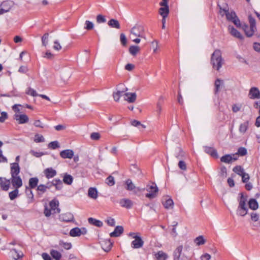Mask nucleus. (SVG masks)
I'll use <instances>...</instances> for the list:
<instances>
[{
    "label": "nucleus",
    "mask_w": 260,
    "mask_h": 260,
    "mask_svg": "<svg viewBox=\"0 0 260 260\" xmlns=\"http://www.w3.org/2000/svg\"><path fill=\"white\" fill-rule=\"evenodd\" d=\"M224 63V60L221 56V51L216 49L212 53L211 58V63L214 69L219 71Z\"/></svg>",
    "instance_id": "nucleus-1"
},
{
    "label": "nucleus",
    "mask_w": 260,
    "mask_h": 260,
    "mask_svg": "<svg viewBox=\"0 0 260 260\" xmlns=\"http://www.w3.org/2000/svg\"><path fill=\"white\" fill-rule=\"evenodd\" d=\"M50 209H48L47 206H45L44 213L46 217H49L52 213H59L60 209L58 208L59 206V201L54 199L49 203Z\"/></svg>",
    "instance_id": "nucleus-2"
},
{
    "label": "nucleus",
    "mask_w": 260,
    "mask_h": 260,
    "mask_svg": "<svg viewBox=\"0 0 260 260\" xmlns=\"http://www.w3.org/2000/svg\"><path fill=\"white\" fill-rule=\"evenodd\" d=\"M249 22L250 24V30H247L248 28V25L246 24H244L242 26V28L244 31L245 35L248 37H250L253 36L254 32L256 30L255 20L251 15L248 16Z\"/></svg>",
    "instance_id": "nucleus-3"
},
{
    "label": "nucleus",
    "mask_w": 260,
    "mask_h": 260,
    "mask_svg": "<svg viewBox=\"0 0 260 260\" xmlns=\"http://www.w3.org/2000/svg\"><path fill=\"white\" fill-rule=\"evenodd\" d=\"M144 33V29L143 26L141 25L136 24L130 30L129 38L133 39L134 38L138 37L146 39Z\"/></svg>",
    "instance_id": "nucleus-4"
},
{
    "label": "nucleus",
    "mask_w": 260,
    "mask_h": 260,
    "mask_svg": "<svg viewBox=\"0 0 260 260\" xmlns=\"http://www.w3.org/2000/svg\"><path fill=\"white\" fill-rule=\"evenodd\" d=\"M145 189L149 192L146 194V197L152 199L155 198L157 196L158 191V187L154 183H152L151 185H147Z\"/></svg>",
    "instance_id": "nucleus-5"
},
{
    "label": "nucleus",
    "mask_w": 260,
    "mask_h": 260,
    "mask_svg": "<svg viewBox=\"0 0 260 260\" xmlns=\"http://www.w3.org/2000/svg\"><path fill=\"white\" fill-rule=\"evenodd\" d=\"M183 246H178L173 252V260H185L186 256L182 253Z\"/></svg>",
    "instance_id": "nucleus-6"
},
{
    "label": "nucleus",
    "mask_w": 260,
    "mask_h": 260,
    "mask_svg": "<svg viewBox=\"0 0 260 260\" xmlns=\"http://www.w3.org/2000/svg\"><path fill=\"white\" fill-rule=\"evenodd\" d=\"M14 5V3L11 1L3 2L1 4L2 8L0 9V15L9 12Z\"/></svg>",
    "instance_id": "nucleus-7"
},
{
    "label": "nucleus",
    "mask_w": 260,
    "mask_h": 260,
    "mask_svg": "<svg viewBox=\"0 0 260 260\" xmlns=\"http://www.w3.org/2000/svg\"><path fill=\"white\" fill-rule=\"evenodd\" d=\"M10 181L15 188H19L22 185V179L19 175L11 176Z\"/></svg>",
    "instance_id": "nucleus-8"
},
{
    "label": "nucleus",
    "mask_w": 260,
    "mask_h": 260,
    "mask_svg": "<svg viewBox=\"0 0 260 260\" xmlns=\"http://www.w3.org/2000/svg\"><path fill=\"white\" fill-rule=\"evenodd\" d=\"M248 96L250 99H260V91L257 87H252L249 91Z\"/></svg>",
    "instance_id": "nucleus-9"
},
{
    "label": "nucleus",
    "mask_w": 260,
    "mask_h": 260,
    "mask_svg": "<svg viewBox=\"0 0 260 260\" xmlns=\"http://www.w3.org/2000/svg\"><path fill=\"white\" fill-rule=\"evenodd\" d=\"M14 119L17 121L19 124L26 123L29 120L28 117L26 114H15Z\"/></svg>",
    "instance_id": "nucleus-10"
},
{
    "label": "nucleus",
    "mask_w": 260,
    "mask_h": 260,
    "mask_svg": "<svg viewBox=\"0 0 260 260\" xmlns=\"http://www.w3.org/2000/svg\"><path fill=\"white\" fill-rule=\"evenodd\" d=\"M10 179H7L5 177H0V186L3 190H8L10 188Z\"/></svg>",
    "instance_id": "nucleus-11"
},
{
    "label": "nucleus",
    "mask_w": 260,
    "mask_h": 260,
    "mask_svg": "<svg viewBox=\"0 0 260 260\" xmlns=\"http://www.w3.org/2000/svg\"><path fill=\"white\" fill-rule=\"evenodd\" d=\"M143 244L144 241L139 236V237H135V240L131 243V246L133 248L138 249L141 248L143 246Z\"/></svg>",
    "instance_id": "nucleus-12"
},
{
    "label": "nucleus",
    "mask_w": 260,
    "mask_h": 260,
    "mask_svg": "<svg viewBox=\"0 0 260 260\" xmlns=\"http://www.w3.org/2000/svg\"><path fill=\"white\" fill-rule=\"evenodd\" d=\"M240 198L238 199L239 205L237 209H248L246 204L247 199V196H244L243 193H240Z\"/></svg>",
    "instance_id": "nucleus-13"
},
{
    "label": "nucleus",
    "mask_w": 260,
    "mask_h": 260,
    "mask_svg": "<svg viewBox=\"0 0 260 260\" xmlns=\"http://www.w3.org/2000/svg\"><path fill=\"white\" fill-rule=\"evenodd\" d=\"M74 218V215L70 212L61 214L59 217L60 220L67 222L73 221Z\"/></svg>",
    "instance_id": "nucleus-14"
},
{
    "label": "nucleus",
    "mask_w": 260,
    "mask_h": 260,
    "mask_svg": "<svg viewBox=\"0 0 260 260\" xmlns=\"http://www.w3.org/2000/svg\"><path fill=\"white\" fill-rule=\"evenodd\" d=\"M119 204L123 208H131L133 206V202L128 199H122L119 201Z\"/></svg>",
    "instance_id": "nucleus-15"
},
{
    "label": "nucleus",
    "mask_w": 260,
    "mask_h": 260,
    "mask_svg": "<svg viewBox=\"0 0 260 260\" xmlns=\"http://www.w3.org/2000/svg\"><path fill=\"white\" fill-rule=\"evenodd\" d=\"M11 175L13 176H18L20 173V168L18 163L11 164Z\"/></svg>",
    "instance_id": "nucleus-16"
},
{
    "label": "nucleus",
    "mask_w": 260,
    "mask_h": 260,
    "mask_svg": "<svg viewBox=\"0 0 260 260\" xmlns=\"http://www.w3.org/2000/svg\"><path fill=\"white\" fill-rule=\"evenodd\" d=\"M102 249L106 252L109 251L112 246V243L110 240H105L101 243Z\"/></svg>",
    "instance_id": "nucleus-17"
},
{
    "label": "nucleus",
    "mask_w": 260,
    "mask_h": 260,
    "mask_svg": "<svg viewBox=\"0 0 260 260\" xmlns=\"http://www.w3.org/2000/svg\"><path fill=\"white\" fill-rule=\"evenodd\" d=\"M60 156L63 158L71 159L74 156V152L71 149H66L60 152Z\"/></svg>",
    "instance_id": "nucleus-18"
},
{
    "label": "nucleus",
    "mask_w": 260,
    "mask_h": 260,
    "mask_svg": "<svg viewBox=\"0 0 260 260\" xmlns=\"http://www.w3.org/2000/svg\"><path fill=\"white\" fill-rule=\"evenodd\" d=\"M124 100L129 103H134L136 100L137 95L136 93L127 92L123 94Z\"/></svg>",
    "instance_id": "nucleus-19"
},
{
    "label": "nucleus",
    "mask_w": 260,
    "mask_h": 260,
    "mask_svg": "<svg viewBox=\"0 0 260 260\" xmlns=\"http://www.w3.org/2000/svg\"><path fill=\"white\" fill-rule=\"evenodd\" d=\"M44 173L48 179L52 178L56 175V171L52 168H48L44 170Z\"/></svg>",
    "instance_id": "nucleus-20"
},
{
    "label": "nucleus",
    "mask_w": 260,
    "mask_h": 260,
    "mask_svg": "<svg viewBox=\"0 0 260 260\" xmlns=\"http://www.w3.org/2000/svg\"><path fill=\"white\" fill-rule=\"evenodd\" d=\"M11 255L15 260H17L23 256V253L21 251H18L16 249H12L10 250Z\"/></svg>",
    "instance_id": "nucleus-21"
},
{
    "label": "nucleus",
    "mask_w": 260,
    "mask_h": 260,
    "mask_svg": "<svg viewBox=\"0 0 260 260\" xmlns=\"http://www.w3.org/2000/svg\"><path fill=\"white\" fill-rule=\"evenodd\" d=\"M237 159V157H233L230 154H226L220 158V161L223 162L230 164L233 161L236 160Z\"/></svg>",
    "instance_id": "nucleus-22"
},
{
    "label": "nucleus",
    "mask_w": 260,
    "mask_h": 260,
    "mask_svg": "<svg viewBox=\"0 0 260 260\" xmlns=\"http://www.w3.org/2000/svg\"><path fill=\"white\" fill-rule=\"evenodd\" d=\"M123 232V228L122 226H117L114 231L110 234L111 237H117L119 236Z\"/></svg>",
    "instance_id": "nucleus-23"
},
{
    "label": "nucleus",
    "mask_w": 260,
    "mask_h": 260,
    "mask_svg": "<svg viewBox=\"0 0 260 260\" xmlns=\"http://www.w3.org/2000/svg\"><path fill=\"white\" fill-rule=\"evenodd\" d=\"M167 197L164 198L162 203L166 209L173 208L174 202L171 199H167Z\"/></svg>",
    "instance_id": "nucleus-24"
},
{
    "label": "nucleus",
    "mask_w": 260,
    "mask_h": 260,
    "mask_svg": "<svg viewBox=\"0 0 260 260\" xmlns=\"http://www.w3.org/2000/svg\"><path fill=\"white\" fill-rule=\"evenodd\" d=\"M229 30L231 33V34L232 36H233L239 39H243V36L241 35V34L237 29H236L233 26H229Z\"/></svg>",
    "instance_id": "nucleus-25"
},
{
    "label": "nucleus",
    "mask_w": 260,
    "mask_h": 260,
    "mask_svg": "<svg viewBox=\"0 0 260 260\" xmlns=\"http://www.w3.org/2000/svg\"><path fill=\"white\" fill-rule=\"evenodd\" d=\"M204 149L206 153L210 154L212 157L215 158H217L218 157L216 150L213 148L205 147Z\"/></svg>",
    "instance_id": "nucleus-26"
},
{
    "label": "nucleus",
    "mask_w": 260,
    "mask_h": 260,
    "mask_svg": "<svg viewBox=\"0 0 260 260\" xmlns=\"http://www.w3.org/2000/svg\"><path fill=\"white\" fill-rule=\"evenodd\" d=\"M154 255L156 260H166L168 257V254L162 251H159Z\"/></svg>",
    "instance_id": "nucleus-27"
},
{
    "label": "nucleus",
    "mask_w": 260,
    "mask_h": 260,
    "mask_svg": "<svg viewBox=\"0 0 260 260\" xmlns=\"http://www.w3.org/2000/svg\"><path fill=\"white\" fill-rule=\"evenodd\" d=\"M51 184L55 187L56 190H60L62 188V182L60 179H54L51 182Z\"/></svg>",
    "instance_id": "nucleus-28"
},
{
    "label": "nucleus",
    "mask_w": 260,
    "mask_h": 260,
    "mask_svg": "<svg viewBox=\"0 0 260 260\" xmlns=\"http://www.w3.org/2000/svg\"><path fill=\"white\" fill-rule=\"evenodd\" d=\"M125 188L128 191H133L136 188V186L132 182V180L128 179L125 181Z\"/></svg>",
    "instance_id": "nucleus-29"
},
{
    "label": "nucleus",
    "mask_w": 260,
    "mask_h": 260,
    "mask_svg": "<svg viewBox=\"0 0 260 260\" xmlns=\"http://www.w3.org/2000/svg\"><path fill=\"white\" fill-rule=\"evenodd\" d=\"M108 25L112 27L115 28L116 29H119L120 28V25L118 21L115 19H110L108 22Z\"/></svg>",
    "instance_id": "nucleus-30"
},
{
    "label": "nucleus",
    "mask_w": 260,
    "mask_h": 260,
    "mask_svg": "<svg viewBox=\"0 0 260 260\" xmlns=\"http://www.w3.org/2000/svg\"><path fill=\"white\" fill-rule=\"evenodd\" d=\"M88 196L90 198L96 199L98 198V191L95 188L90 187L88 191Z\"/></svg>",
    "instance_id": "nucleus-31"
},
{
    "label": "nucleus",
    "mask_w": 260,
    "mask_h": 260,
    "mask_svg": "<svg viewBox=\"0 0 260 260\" xmlns=\"http://www.w3.org/2000/svg\"><path fill=\"white\" fill-rule=\"evenodd\" d=\"M88 221L90 224H93L97 227H101L103 225V222L101 221L92 217L89 218Z\"/></svg>",
    "instance_id": "nucleus-32"
},
{
    "label": "nucleus",
    "mask_w": 260,
    "mask_h": 260,
    "mask_svg": "<svg viewBox=\"0 0 260 260\" xmlns=\"http://www.w3.org/2000/svg\"><path fill=\"white\" fill-rule=\"evenodd\" d=\"M70 235L72 237H79L81 235V230L76 227L72 229L70 232Z\"/></svg>",
    "instance_id": "nucleus-33"
},
{
    "label": "nucleus",
    "mask_w": 260,
    "mask_h": 260,
    "mask_svg": "<svg viewBox=\"0 0 260 260\" xmlns=\"http://www.w3.org/2000/svg\"><path fill=\"white\" fill-rule=\"evenodd\" d=\"M223 84V81L220 79H217L215 81V90L214 92L215 94H217L220 88V86Z\"/></svg>",
    "instance_id": "nucleus-34"
},
{
    "label": "nucleus",
    "mask_w": 260,
    "mask_h": 260,
    "mask_svg": "<svg viewBox=\"0 0 260 260\" xmlns=\"http://www.w3.org/2000/svg\"><path fill=\"white\" fill-rule=\"evenodd\" d=\"M248 205L249 207L253 210L257 209L258 207V205L257 201L253 199H251L249 200L248 202Z\"/></svg>",
    "instance_id": "nucleus-35"
},
{
    "label": "nucleus",
    "mask_w": 260,
    "mask_h": 260,
    "mask_svg": "<svg viewBox=\"0 0 260 260\" xmlns=\"http://www.w3.org/2000/svg\"><path fill=\"white\" fill-rule=\"evenodd\" d=\"M159 12L162 17H167L169 12V7H162L159 9Z\"/></svg>",
    "instance_id": "nucleus-36"
},
{
    "label": "nucleus",
    "mask_w": 260,
    "mask_h": 260,
    "mask_svg": "<svg viewBox=\"0 0 260 260\" xmlns=\"http://www.w3.org/2000/svg\"><path fill=\"white\" fill-rule=\"evenodd\" d=\"M140 48L138 46H131L129 48V53L133 56L136 54L140 51Z\"/></svg>",
    "instance_id": "nucleus-37"
},
{
    "label": "nucleus",
    "mask_w": 260,
    "mask_h": 260,
    "mask_svg": "<svg viewBox=\"0 0 260 260\" xmlns=\"http://www.w3.org/2000/svg\"><path fill=\"white\" fill-rule=\"evenodd\" d=\"M39 179L36 178H31L29 180V186L30 187V188H35L38 183Z\"/></svg>",
    "instance_id": "nucleus-38"
},
{
    "label": "nucleus",
    "mask_w": 260,
    "mask_h": 260,
    "mask_svg": "<svg viewBox=\"0 0 260 260\" xmlns=\"http://www.w3.org/2000/svg\"><path fill=\"white\" fill-rule=\"evenodd\" d=\"M50 254L55 260H60L61 257V254L55 250H51L50 251Z\"/></svg>",
    "instance_id": "nucleus-39"
},
{
    "label": "nucleus",
    "mask_w": 260,
    "mask_h": 260,
    "mask_svg": "<svg viewBox=\"0 0 260 260\" xmlns=\"http://www.w3.org/2000/svg\"><path fill=\"white\" fill-rule=\"evenodd\" d=\"M73 181V177L69 174H66L63 178V182L68 185H71Z\"/></svg>",
    "instance_id": "nucleus-40"
},
{
    "label": "nucleus",
    "mask_w": 260,
    "mask_h": 260,
    "mask_svg": "<svg viewBox=\"0 0 260 260\" xmlns=\"http://www.w3.org/2000/svg\"><path fill=\"white\" fill-rule=\"evenodd\" d=\"M222 10L224 12L228 20L233 21L237 17L236 14L234 12H229L225 10Z\"/></svg>",
    "instance_id": "nucleus-41"
},
{
    "label": "nucleus",
    "mask_w": 260,
    "mask_h": 260,
    "mask_svg": "<svg viewBox=\"0 0 260 260\" xmlns=\"http://www.w3.org/2000/svg\"><path fill=\"white\" fill-rule=\"evenodd\" d=\"M194 242L197 245L200 246L204 244L206 241L203 236H199L194 240Z\"/></svg>",
    "instance_id": "nucleus-42"
},
{
    "label": "nucleus",
    "mask_w": 260,
    "mask_h": 260,
    "mask_svg": "<svg viewBox=\"0 0 260 260\" xmlns=\"http://www.w3.org/2000/svg\"><path fill=\"white\" fill-rule=\"evenodd\" d=\"M105 183L109 186H113L115 183L114 177L111 175L109 176L106 179Z\"/></svg>",
    "instance_id": "nucleus-43"
},
{
    "label": "nucleus",
    "mask_w": 260,
    "mask_h": 260,
    "mask_svg": "<svg viewBox=\"0 0 260 260\" xmlns=\"http://www.w3.org/2000/svg\"><path fill=\"white\" fill-rule=\"evenodd\" d=\"M248 126V121H246L240 124L239 127V131L241 133H245L247 129Z\"/></svg>",
    "instance_id": "nucleus-44"
},
{
    "label": "nucleus",
    "mask_w": 260,
    "mask_h": 260,
    "mask_svg": "<svg viewBox=\"0 0 260 260\" xmlns=\"http://www.w3.org/2000/svg\"><path fill=\"white\" fill-rule=\"evenodd\" d=\"M18 188H15L14 190L9 192V196L11 200H14L18 196Z\"/></svg>",
    "instance_id": "nucleus-45"
},
{
    "label": "nucleus",
    "mask_w": 260,
    "mask_h": 260,
    "mask_svg": "<svg viewBox=\"0 0 260 260\" xmlns=\"http://www.w3.org/2000/svg\"><path fill=\"white\" fill-rule=\"evenodd\" d=\"M59 245L63 247L65 249L69 250L71 248L72 244L71 243L64 242L63 241H60Z\"/></svg>",
    "instance_id": "nucleus-46"
},
{
    "label": "nucleus",
    "mask_w": 260,
    "mask_h": 260,
    "mask_svg": "<svg viewBox=\"0 0 260 260\" xmlns=\"http://www.w3.org/2000/svg\"><path fill=\"white\" fill-rule=\"evenodd\" d=\"M233 171L236 174L241 176L244 173L243 169L240 166L235 167L233 169Z\"/></svg>",
    "instance_id": "nucleus-47"
},
{
    "label": "nucleus",
    "mask_w": 260,
    "mask_h": 260,
    "mask_svg": "<svg viewBox=\"0 0 260 260\" xmlns=\"http://www.w3.org/2000/svg\"><path fill=\"white\" fill-rule=\"evenodd\" d=\"M25 192L27 196V198L30 199V201H29V202H31L34 199V194L32 193V190H31V189L30 188L26 186V189H25Z\"/></svg>",
    "instance_id": "nucleus-48"
},
{
    "label": "nucleus",
    "mask_w": 260,
    "mask_h": 260,
    "mask_svg": "<svg viewBox=\"0 0 260 260\" xmlns=\"http://www.w3.org/2000/svg\"><path fill=\"white\" fill-rule=\"evenodd\" d=\"M48 147L52 149H55L59 147V144L58 141H55L48 144Z\"/></svg>",
    "instance_id": "nucleus-49"
},
{
    "label": "nucleus",
    "mask_w": 260,
    "mask_h": 260,
    "mask_svg": "<svg viewBox=\"0 0 260 260\" xmlns=\"http://www.w3.org/2000/svg\"><path fill=\"white\" fill-rule=\"evenodd\" d=\"M124 91H118L116 92H114L113 94V98L115 101L118 102L119 101L120 98L122 95V93Z\"/></svg>",
    "instance_id": "nucleus-50"
},
{
    "label": "nucleus",
    "mask_w": 260,
    "mask_h": 260,
    "mask_svg": "<svg viewBox=\"0 0 260 260\" xmlns=\"http://www.w3.org/2000/svg\"><path fill=\"white\" fill-rule=\"evenodd\" d=\"M29 153L33 156L37 157H41V156L47 154V152H36L34 150H32L30 151Z\"/></svg>",
    "instance_id": "nucleus-51"
},
{
    "label": "nucleus",
    "mask_w": 260,
    "mask_h": 260,
    "mask_svg": "<svg viewBox=\"0 0 260 260\" xmlns=\"http://www.w3.org/2000/svg\"><path fill=\"white\" fill-rule=\"evenodd\" d=\"M47 188H49V186H46L45 185L40 184L38 186L37 190L41 193H43L46 191Z\"/></svg>",
    "instance_id": "nucleus-52"
},
{
    "label": "nucleus",
    "mask_w": 260,
    "mask_h": 260,
    "mask_svg": "<svg viewBox=\"0 0 260 260\" xmlns=\"http://www.w3.org/2000/svg\"><path fill=\"white\" fill-rule=\"evenodd\" d=\"M85 27L84 28L87 30H91L93 28L94 24L93 23L88 20H86L85 22Z\"/></svg>",
    "instance_id": "nucleus-53"
},
{
    "label": "nucleus",
    "mask_w": 260,
    "mask_h": 260,
    "mask_svg": "<svg viewBox=\"0 0 260 260\" xmlns=\"http://www.w3.org/2000/svg\"><path fill=\"white\" fill-rule=\"evenodd\" d=\"M49 37V34L45 33L42 37V45L44 46H46L48 44V40Z\"/></svg>",
    "instance_id": "nucleus-54"
},
{
    "label": "nucleus",
    "mask_w": 260,
    "mask_h": 260,
    "mask_svg": "<svg viewBox=\"0 0 260 260\" xmlns=\"http://www.w3.org/2000/svg\"><path fill=\"white\" fill-rule=\"evenodd\" d=\"M26 94H28V95H30L32 96H39V94H38L36 92V91L35 90H34V89L29 87V88H28L26 92Z\"/></svg>",
    "instance_id": "nucleus-55"
},
{
    "label": "nucleus",
    "mask_w": 260,
    "mask_h": 260,
    "mask_svg": "<svg viewBox=\"0 0 260 260\" xmlns=\"http://www.w3.org/2000/svg\"><path fill=\"white\" fill-rule=\"evenodd\" d=\"M248 210V209H237L236 212L238 215L243 217L247 214Z\"/></svg>",
    "instance_id": "nucleus-56"
},
{
    "label": "nucleus",
    "mask_w": 260,
    "mask_h": 260,
    "mask_svg": "<svg viewBox=\"0 0 260 260\" xmlns=\"http://www.w3.org/2000/svg\"><path fill=\"white\" fill-rule=\"evenodd\" d=\"M45 139L42 135L36 134L35 136L34 141L36 143L43 142Z\"/></svg>",
    "instance_id": "nucleus-57"
},
{
    "label": "nucleus",
    "mask_w": 260,
    "mask_h": 260,
    "mask_svg": "<svg viewBox=\"0 0 260 260\" xmlns=\"http://www.w3.org/2000/svg\"><path fill=\"white\" fill-rule=\"evenodd\" d=\"M178 153L176 154V157L179 159H181L184 157L185 153L180 148H178Z\"/></svg>",
    "instance_id": "nucleus-58"
},
{
    "label": "nucleus",
    "mask_w": 260,
    "mask_h": 260,
    "mask_svg": "<svg viewBox=\"0 0 260 260\" xmlns=\"http://www.w3.org/2000/svg\"><path fill=\"white\" fill-rule=\"evenodd\" d=\"M247 154V150L244 147H240L238 150V152L236 154L241 156H244Z\"/></svg>",
    "instance_id": "nucleus-59"
},
{
    "label": "nucleus",
    "mask_w": 260,
    "mask_h": 260,
    "mask_svg": "<svg viewBox=\"0 0 260 260\" xmlns=\"http://www.w3.org/2000/svg\"><path fill=\"white\" fill-rule=\"evenodd\" d=\"M96 21L99 23H105L106 19L103 15L100 14L96 16Z\"/></svg>",
    "instance_id": "nucleus-60"
},
{
    "label": "nucleus",
    "mask_w": 260,
    "mask_h": 260,
    "mask_svg": "<svg viewBox=\"0 0 260 260\" xmlns=\"http://www.w3.org/2000/svg\"><path fill=\"white\" fill-rule=\"evenodd\" d=\"M20 107H21V105L17 104H15L12 106V109L15 112V114H20L21 109H20Z\"/></svg>",
    "instance_id": "nucleus-61"
},
{
    "label": "nucleus",
    "mask_w": 260,
    "mask_h": 260,
    "mask_svg": "<svg viewBox=\"0 0 260 260\" xmlns=\"http://www.w3.org/2000/svg\"><path fill=\"white\" fill-rule=\"evenodd\" d=\"M120 40L121 43L123 45H126L127 43V39L125 36V35L123 33L121 34L120 35Z\"/></svg>",
    "instance_id": "nucleus-62"
},
{
    "label": "nucleus",
    "mask_w": 260,
    "mask_h": 260,
    "mask_svg": "<svg viewBox=\"0 0 260 260\" xmlns=\"http://www.w3.org/2000/svg\"><path fill=\"white\" fill-rule=\"evenodd\" d=\"M220 176L222 178H225L226 176V168L225 167H222L220 168L219 172Z\"/></svg>",
    "instance_id": "nucleus-63"
},
{
    "label": "nucleus",
    "mask_w": 260,
    "mask_h": 260,
    "mask_svg": "<svg viewBox=\"0 0 260 260\" xmlns=\"http://www.w3.org/2000/svg\"><path fill=\"white\" fill-rule=\"evenodd\" d=\"M8 118V114L6 112H2L1 113L0 122H4Z\"/></svg>",
    "instance_id": "nucleus-64"
}]
</instances>
